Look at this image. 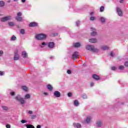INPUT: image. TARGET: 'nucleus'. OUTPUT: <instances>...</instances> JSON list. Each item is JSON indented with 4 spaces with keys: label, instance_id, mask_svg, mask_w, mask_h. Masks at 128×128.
<instances>
[{
    "label": "nucleus",
    "instance_id": "8",
    "mask_svg": "<svg viewBox=\"0 0 128 128\" xmlns=\"http://www.w3.org/2000/svg\"><path fill=\"white\" fill-rule=\"evenodd\" d=\"M91 31H92V32L91 33V36H96L98 34V33H96V28H90Z\"/></svg>",
    "mask_w": 128,
    "mask_h": 128
},
{
    "label": "nucleus",
    "instance_id": "44",
    "mask_svg": "<svg viewBox=\"0 0 128 128\" xmlns=\"http://www.w3.org/2000/svg\"><path fill=\"white\" fill-rule=\"evenodd\" d=\"M21 122H22V124H26V122H26V120H21Z\"/></svg>",
    "mask_w": 128,
    "mask_h": 128
},
{
    "label": "nucleus",
    "instance_id": "15",
    "mask_svg": "<svg viewBox=\"0 0 128 128\" xmlns=\"http://www.w3.org/2000/svg\"><path fill=\"white\" fill-rule=\"evenodd\" d=\"M22 56L23 58H28V53L26 51H22Z\"/></svg>",
    "mask_w": 128,
    "mask_h": 128
},
{
    "label": "nucleus",
    "instance_id": "10",
    "mask_svg": "<svg viewBox=\"0 0 128 128\" xmlns=\"http://www.w3.org/2000/svg\"><path fill=\"white\" fill-rule=\"evenodd\" d=\"M102 120H98L96 122V126H97V128H102Z\"/></svg>",
    "mask_w": 128,
    "mask_h": 128
},
{
    "label": "nucleus",
    "instance_id": "25",
    "mask_svg": "<svg viewBox=\"0 0 128 128\" xmlns=\"http://www.w3.org/2000/svg\"><path fill=\"white\" fill-rule=\"evenodd\" d=\"M3 6H4V2L2 0L0 1V8H2Z\"/></svg>",
    "mask_w": 128,
    "mask_h": 128
},
{
    "label": "nucleus",
    "instance_id": "24",
    "mask_svg": "<svg viewBox=\"0 0 128 128\" xmlns=\"http://www.w3.org/2000/svg\"><path fill=\"white\" fill-rule=\"evenodd\" d=\"M74 48H80V42H76L74 44Z\"/></svg>",
    "mask_w": 128,
    "mask_h": 128
},
{
    "label": "nucleus",
    "instance_id": "29",
    "mask_svg": "<svg viewBox=\"0 0 128 128\" xmlns=\"http://www.w3.org/2000/svg\"><path fill=\"white\" fill-rule=\"evenodd\" d=\"M22 89L23 90H24V92L28 91V87H26V86H22Z\"/></svg>",
    "mask_w": 128,
    "mask_h": 128
},
{
    "label": "nucleus",
    "instance_id": "55",
    "mask_svg": "<svg viewBox=\"0 0 128 128\" xmlns=\"http://www.w3.org/2000/svg\"><path fill=\"white\" fill-rule=\"evenodd\" d=\"M14 2H18V0H14Z\"/></svg>",
    "mask_w": 128,
    "mask_h": 128
},
{
    "label": "nucleus",
    "instance_id": "53",
    "mask_svg": "<svg viewBox=\"0 0 128 128\" xmlns=\"http://www.w3.org/2000/svg\"><path fill=\"white\" fill-rule=\"evenodd\" d=\"M94 12H90V15L94 16Z\"/></svg>",
    "mask_w": 128,
    "mask_h": 128
},
{
    "label": "nucleus",
    "instance_id": "28",
    "mask_svg": "<svg viewBox=\"0 0 128 128\" xmlns=\"http://www.w3.org/2000/svg\"><path fill=\"white\" fill-rule=\"evenodd\" d=\"M40 48H44V46H46V42H42L39 45Z\"/></svg>",
    "mask_w": 128,
    "mask_h": 128
},
{
    "label": "nucleus",
    "instance_id": "19",
    "mask_svg": "<svg viewBox=\"0 0 128 128\" xmlns=\"http://www.w3.org/2000/svg\"><path fill=\"white\" fill-rule=\"evenodd\" d=\"M92 78H94V80H100V76H98L96 74H94L92 76Z\"/></svg>",
    "mask_w": 128,
    "mask_h": 128
},
{
    "label": "nucleus",
    "instance_id": "54",
    "mask_svg": "<svg viewBox=\"0 0 128 128\" xmlns=\"http://www.w3.org/2000/svg\"><path fill=\"white\" fill-rule=\"evenodd\" d=\"M22 2H26V0H22Z\"/></svg>",
    "mask_w": 128,
    "mask_h": 128
},
{
    "label": "nucleus",
    "instance_id": "21",
    "mask_svg": "<svg viewBox=\"0 0 128 128\" xmlns=\"http://www.w3.org/2000/svg\"><path fill=\"white\" fill-rule=\"evenodd\" d=\"M47 88L50 90V92H52V86L50 85V84H48L47 85Z\"/></svg>",
    "mask_w": 128,
    "mask_h": 128
},
{
    "label": "nucleus",
    "instance_id": "40",
    "mask_svg": "<svg viewBox=\"0 0 128 128\" xmlns=\"http://www.w3.org/2000/svg\"><path fill=\"white\" fill-rule=\"evenodd\" d=\"M10 96H14L16 94V93L14 92H10Z\"/></svg>",
    "mask_w": 128,
    "mask_h": 128
},
{
    "label": "nucleus",
    "instance_id": "51",
    "mask_svg": "<svg viewBox=\"0 0 128 128\" xmlns=\"http://www.w3.org/2000/svg\"><path fill=\"white\" fill-rule=\"evenodd\" d=\"M44 96H48V93L46 92H44Z\"/></svg>",
    "mask_w": 128,
    "mask_h": 128
},
{
    "label": "nucleus",
    "instance_id": "52",
    "mask_svg": "<svg viewBox=\"0 0 128 128\" xmlns=\"http://www.w3.org/2000/svg\"><path fill=\"white\" fill-rule=\"evenodd\" d=\"M124 2V0H120V3L122 4Z\"/></svg>",
    "mask_w": 128,
    "mask_h": 128
},
{
    "label": "nucleus",
    "instance_id": "26",
    "mask_svg": "<svg viewBox=\"0 0 128 128\" xmlns=\"http://www.w3.org/2000/svg\"><path fill=\"white\" fill-rule=\"evenodd\" d=\"M100 20L101 22H102V23L104 22H106V18L104 17H100Z\"/></svg>",
    "mask_w": 128,
    "mask_h": 128
},
{
    "label": "nucleus",
    "instance_id": "50",
    "mask_svg": "<svg viewBox=\"0 0 128 128\" xmlns=\"http://www.w3.org/2000/svg\"><path fill=\"white\" fill-rule=\"evenodd\" d=\"M6 128H10V125L8 124H7L6 125Z\"/></svg>",
    "mask_w": 128,
    "mask_h": 128
},
{
    "label": "nucleus",
    "instance_id": "43",
    "mask_svg": "<svg viewBox=\"0 0 128 128\" xmlns=\"http://www.w3.org/2000/svg\"><path fill=\"white\" fill-rule=\"evenodd\" d=\"M67 74H72V70H67Z\"/></svg>",
    "mask_w": 128,
    "mask_h": 128
},
{
    "label": "nucleus",
    "instance_id": "45",
    "mask_svg": "<svg viewBox=\"0 0 128 128\" xmlns=\"http://www.w3.org/2000/svg\"><path fill=\"white\" fill-rule=\"evenodd\" d=\"M94 86V82H91L90 83V86L92 87Z\"/></svg>",
    "mask_w": 128,
    "mask_h": 128
},
{
    "label": "nucleus",
    "instance_id": "3",
    "mask_svg": "<svg viewBox=\"0 0 128 128\" xmlns=\"http://www.w3.org/2000/svg\"><path fill=\"white\" fill-rule=\"evenodd\" d=\"M15 100H17V102H20L21 104H26V100L20 95H18L15 97Z\"/></svg>",
    "mask_w": 128,
    "mask_h": 128
},
{
    "label": "nucleus",
    "instance_id": "57",
    "mask_svg": "<svg viewBox=\"0 0 128 128\" xmlns=\"http://www.w3.org/2000/svg\"><path fill=\"white\" fill-rule=\"evenodd\" d=\"M10 1H8V2H10Z\"/></svg>",
    "mask_w": 128,
    "mask_h": 128
},
{
    "label": "nucleus",
    "instance_id": "16",
    "mask_svg": "<svg viewBox=\"0 0 128 128\" xmlns=\"http://www.w3.org/2000/svg\"><path fill=\"white\" fill-rule=\"evenodd\" d=\"M92 116H88L86 118V119L85 120V122L86 124H90V121L92 120Z\"/></svg>",
    "mask_w": 128,
    "mask_h": 128
},
{
    "label": "nucleus",
    "instance_id": "4",
    "mask_svg": "<svg viewBox=\"0 0 128 128\" xmlns=\"http://www.w3.org/2000/svg\"><path fill=\"white\" fill-rule=\"evenodd\" d=\"M12 16H8L4 17H3L0 18V21L2 22H8V20H12Z\"/></svg>",
    "mask_w": 128,
    "mask_h": 128
},
{
    "label": "nucleus",
    "instance_id": "49",
    "mask_svg": "<svg viewBox=\"0 0 128 128\" xmlns=\"http://www.w3.org/2000/svg\"><path fill=\"white\" fill-rule=\"evenodd\" d=\"M33 113H34V112H32V110H29V111L28 112V114H32Z\"/></svg>",
    "mask_w": 128,
    "mask_h": 128
},
{
    "label": "nucleus",
    "instance_id": "20",
    "mask_svg": "<svg viewBox=\"0 0 128 128\" xmlns=\"http://www.w3.org/2000/svg\"><path fill=\"white\" fill-rule=\"evenodd\" d=\"M102 50H108V48H110L108 47V46H102Z\"/></svg>",
    "mask_w": 128,
    "mask_h": 128
},
{
    "label": "nucleus",
    "instance_id": "2",
    "mask_svg": "<svg viewBox=\"0 0 128 128\" xmlns=\"http://www.w3.org/2000/svg\"><path fill=\"white\" fill-rule=\"evenodd\" d=\"M46 38H48V35L44 34H40L36 36V40H46Z\"/></svg>",
    "mask_w": 128,
    "mask_h": 128
},
{
    "label": "nucleus",
    "instance_id": "46",
    "mask_svg": "<svg viewBox=\"0 0 128 128\" xmlns=\"http://www.w3.org/2000/svg\"><path fill=\"white\" fill-rule=\"evenodd\" d=\"M4 72H2V71H0V76H4Z\"/></svg>",
    "mask_w": 128,
    "mask_h": 128
},
{
    "label": "nucleus",
    "instance_id": "9",
    "mask_svg": "<svg viewBox=\"0 0 128 128\" xmlns=\"http://www.w3.org/2000/svg\"><path fill=\"white\" fill-rule=\"evenodd\" d=\"M38 26V24L36 22H32L29 24V26L30 28H36V26Z\"/></svg>",
    "mask_w": 128,
    "mask_h": 128
},
{
    "label": "nucleus",
    "instance_id": "1",
    "mask_svg": "<svg viewBox=\"0 0 128 128\" xmlns=\"http://www.w3.org/2000/svg\"><path fill=\"white\" fill-rule=\"evenodd\" d=\"M86 50H90V52H98V49L96 48L94 46L88 44L86 46Z\"/></svg>",
    "mask_w": 128,
    "mask_h": 128
},
{
    "label": "nucleus",
    "instance_id": "23",
    "mask_svg": "<svg viewBox=\"0 0 128 128\" xmlns=\"http://www.w3.org/2000/svg\"><path fill=\"white\" fill-rule=\"evenodd\" d=\"M10 40H11V42H14V40H16V37L14 35L12 36Z\"/></svg>",
    "mask_w": 128,
    "mask_h": 128
},
{
    "label": "nucleus",
    "instance_id": "39",
    "mask_svg": "<svg viewBox=\"0 0 128 128\" xmlns=\"http://www.w3.org/2000/svg\"><path fill=\"white\" fill-rule=\"evenodd\" d=\"M72 96V92H68V98H70Z\"/></svg>",
    "mask_w": 128,
    "mask_h": 128
},
{
    "label": "nucleus",
    "instance_id": "33",
    "mask_svg": "<svg viewBox=\"0 0 128 128\" xmlns=\"http://www.w3.org/2000/svg\"><path fill=\"white\" fill-rule=\"evenodd\" d=\"M110 56H112V58H114V56H115L114 52L113 51H111V52H110Z\"/></svg>",
    "mask_w": 128,
    "mask_h": 128
},
{
    "label": "nucleus",
    "instance_id": "31",
    "mask_svg": "<svg viewBox=\"0 0 128 128\" xmlns=\"http://www.w3.org/2000/svg\"><path fill=\"white\" fill-rule=\"evenodd\" d=\"M8 26H14V24L13 22H9L8 23Z\"/></svg>",
    "mask_w": 128,
    "mask_h": 128
},
{
    "label": "nucleus",
    "instance_id": "14",
    "mask_svg": "<svg viewBox=\"0 0 128 128\" xmlns=\"http://www.w3.org/2000/svg\"><path fill=\"white\" fill-rule=\"evenodd\" d=\"M54 96L56 98H60V92L58 91H55L54 92Z\"/></svg>",
    "mask_w": 128,
    "mask_h": 128
},
{
    "label": "nucleus",
    "instance_id": "32",
    "mask_svg": "<svg viewBox=\"0 0 128 128\" xmlns=\"http://www.w3.org/2000/svg\"><path fill=\"white\" fill-rule=\"evenodd\" d=\"M26 32L24 30V29H21L20 30V34H24V33Z\"/></svg>",
    "mask_w": 128,
    "mask_h": 128
},
{
    "label": "nucleus",
    "instance_id": "13",
    "mask_svg": "<svg viewBox=\"0 0 128 128\" xmlns=\"http://www.w3.org/2000/svg\"><path fill=\"white\" fill-rule=\"evenodd\" d=\"M78 56V52H75L72 55L73 60H76Z\"/></svg>",
    "mask_w": 128,
    "mask_h": 128
},
{
    "label": "nucleus",
    "instance_id": "27",
    "mask_svg": "<svg viewBox=\"0 0 128 128\" xmlns=\"http://www.w3.org/2000/svg\"><path fill=\"white\" fill-rule=\"evenodd\" d=\"M29 98H30V94H27L24 96L25 100H28Z\"/></svg>",
    "mask_w": 128,
    "mask_h": 128
},
{
    "label": "nucleus",
    "instance_id": "18",
    "mask_svg": "<svg viewBox=\"0 0 128 128\" xmlns=\"http://www.w3.org/2000/svg\"><path fill=\"white\" fill-rule=\"evenodd\" d=\"M89 42H92V44H96L98 42V40L96 38H90L89 39Z\"/></svg>",
    "mask_w": 128,
    "mask_h": 128
},
{
    "label": "nucleus",
    "instance_id": "30",
    "mask_svg": "<svg viewBox=\"0 0 128 128\" xmlns=\"http://www.w3.org/2000/svg\"><path fill=\"white\" fill-rule=\"evenodd\" d=\"M2 108L4 110H8V108L6 106H2Z\"/></svg>",
    "mask_w": 128,
    "mask_h": 128
},
{
    "label": "nucleus",
    "instance_id": "41",
    "mask_svg": "<svg viewBox=\"0 0 128 128\" xmlns=\"http://www.w3.org/2000/svg\"><path fill=\"white\" fill-rule=\"evenodd\" d=\"M112 70H116V66H112L111 68Z\"/></svg>",
    "mask_w": 128,
    "mask_h": 128
},
{
    "label": "nucleus",
    "instance_id": "17",
    "mask_svg": "<svg viewBox=\"0 0 128 128\" xmlns=\"http://www.w3.org/2000/svg\"><path fill=\"white\" fill-rule=\"evenodd\" d=\"M73 126L76 128H82V124L80 123H74Z\"/></svg>",
    "mask_w": 128,
    "mask_h": 128
},
{
    "label": "nucleus",
    "instance_id": "7",
    "mask_svg": "<svg viewBox=\"0 0 128 128\" xmlns=\"http://www.w3.org/2000/svg\"><path fill=\"white\" fill-rule=\"evenodd\" d=\"M18 50H16L15 51L14 60H18L20 58V54H18Z\"/></svg>",
    "mask_w": 128,
    "mask_h": 128
},
{
    "label": "nucleus",
    "instance_id": "34",
    "mask_svg": "<svg viewBox=\"0 0 128 128\" xmlns=\"http://www.w3.org/2000/svg\"><path fill=\"white\" fill-rule=\"evenodd\" d=\"M104 6H102L100 8V12H104Z\"/></svg>",
    "mask_w": 128,
    "mask_h": 128
},
{
    "label": "nucleus",
    "instance_id": "47",
    "mask_svg": "<svg viewBox=\"0 0 128 128\" xmlns=\"http://www.w3.org/2000/svg\"><path fill=\"white\" fill-rule=\"evenodd\" d=\"M4 54V51L0 50V56H2Z\"/></svg>",
    "mask_w": 128,
    "mask_h": 128
},
{
    "label": "nucleus",
    "instance_id": "38",
    "mask_svg": "<svg viewBox=\"0 0 128 128\" xmlns=\"http://www.w3.org/2000/svg\"><path fill=\"white\" fill-rule=\"evenodd\" d=\"M82 98H84V99L88 98V96L86 94H83L82 95Z\"/></svg>",
    "mask_w": 128,
    "mask_h": 128
},
{
    "label": "nucleus",
    "instance_id": "6",
    "mask_svg": "<svg viewBox=\"0 0 128 128\" xmlns=\"http://www.w3.org/2000/svg\"><path fill=\"white\" fill-rule=\"evenodd\" d=\"M56 44L54 42H48L47 44L48 48H50V50H52L54 48Z\"/></svg>",
    "mask_w": 128,
    "mask_h": 128
},
{
    "label": "nucleus",
    "instance_id": "12",
    "mask_svg": "<svg viewBox=\"0 0 128 128\" xmlns=\"http://www.w3.org/2000/svg\"><path fill=\"white\" fill-rule=\"evenodd\" d=\"M26 128H34V126L30 124H28L26 126ZM36 128H42L40 125H38Z\"/></svg>",
    "mask_w": 128,
    "mask_h": 128
},
{
    "label": "nucleus",
    "instance_id": "42",
    "mask_svg": "<svg viewBox=\"0 0 128 128\" xmlns=\"http://www.w3.org/2000/svg\"><path fill=\"white\" fill-rule=\"evenodd\" d=\"M80 21L76 22V26H80Z\"/></svg>",
    "mask_w": 128,
    "mask_h": 128
},
{
    "label": "nucleus",
    "instance_id": "5",
    "mask_svg": "<svg viewBox=\"0 0 128 128\" xmlns=\"http://www.w3.org/2000/svg\"><path fill=\"white\" fill-rule=\"evenodd\" d=\"M22 12H18L16 16L15 17L16 20L18 22H22Z\"/></svg>",
    "mask_w": 128,
    "mask_h": 128
},
{
    "label": "nucleus",
    "instance_id": "36",
    "mask_svg": "<svg viewBox=\"0 0 128 128\" xmlns=\"http://www.w3.org/2000/svg\"><path fill=\"white\" fill-rule=\"evenodd\" d=\"M90 20L94 21V20H96V17H94V16H91V17H90Z\"/></svg>",
    "mask_w": 128,
    "mask_h": 128
},
{
    "label": "nucleus",
    "instance_id": "48",
    "mask_svg": "<svg viewBox=\"0 0 128 128\" xmlns=\"http://www.w3.org/2000/svg\"><path fill=\"white\" fill-rule=\"evenodd\" d=\"M124 66H126L127 68H128V61L125 62Z\"/></svg>",
    "mask_w": 128,
    "mask_h": 128
},
{
    "label": "nucleus",
    "instance_id": "56",
    "mask_svg": "<svg viewBox=\"0 0 128 128\" xmlns=\"http://www.w3.org/2000/svg\"><path fill=\"white\" fill-rule=\"evenodd\" d=\"M83 66H86V64H83Z\"/></svg>",
    "mask_w": 128,
    "mask_h": 128
},
{
    "label": "nucleus",
    "instance_id": "35",
    "mask_svg": "<svg viewBox=\"0 0 128 128\" xmlns=\"http://www.w3.org/2000/svg\"><path fill=\"white\" fill-rule=\"evenodd\" d=\"M36 118V114H33V115L31 116L32 120H34V118Z\"/></svg>",
    "mask_w": 128,
    "mask_h": 128
},
{
    "label": "nucleus",
    "instance_id": "11",
    "mask_svg": "<svg viewBox=\"0 0 128 128\" xmlns=\"http://www.w3.org/2000/svg\"><path fill=\"white\" fill-rule=\"evenodd\" d=\"M116 12H117L118 14L120 16H122V10H120V7H118L116 8Z\"/></svg>",
    "mask_w": 128,
    "mask_h": 128
},
{
    "label": "nucleus",
    "instance_id": "22",
    "mask_svg": "<svg viewBox=\"0 0 128 128\" xmlns=\"http://www.w3.org/2000/svg\"><path fill=\"white\" fill-rule=\"evenodd\" d=\"M74 104L75 106H80V102H78V100H75L74 101Z\"/></svg>",
    "mask_w": 128,
    "mask_h": 128
},
{
    "label": "nucleus",
    "instance_id": "37",
    "mask_svg": "<svg viewBox=\"0 0 128 128\" xmlns=\"http://www.w3.org/2000/svg\"><path fill=\"white\" fill-rule=\"evenodd\" d=\"M124 68V66H119V70H122Z\"/></svg>",
    "mask_w": 128,
    "mask_h": 128
}]
</instances>
